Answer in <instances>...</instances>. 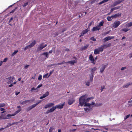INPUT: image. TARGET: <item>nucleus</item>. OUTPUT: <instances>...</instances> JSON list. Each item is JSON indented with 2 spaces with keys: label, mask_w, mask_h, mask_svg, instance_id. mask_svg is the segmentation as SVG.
<instances>
[{
  "label": "nucleus",
  "mask_w": 132,
  "mask_h": 132,
  "mask_svg": "<svg viewBox=\"0 0 132 132\" xmlns=\"http://www.w3.org/2000/svg\"><path fill=\"white\" fill-rule=\"evenodd\" d=\"M120 8V7H116L112 9L111 10V11L112 12L113 11L117 10Z\"/></svg>",
  "instance_id": "obj_27"
},
{
  "label": "nucleus",
  "mask_w": 132,
  "mask_h": 132,
  "mask_svg": "<svg viewBox=\"0 0 132 132\" xmlns=\"http://www.w3.org/2000/svg\"><path fill=\"white\" fill-rule=\"evenodd\" d=\"M14 79V77H11L8 78H7L6 79L8 81L7 83L8 84H10L12 83L13 81V80Z\"/></svg>",
  "instance_id": "obj_5"
},
{
  "label": "nucleus",
  "mask_w": 132,
  "mask_h": 132,
  "mask_svg": "<svg viewBox=\"0 0 132 132\" xmlns=\"http://www.w3.org/2000/svg\"><path fill=\"white\" fill-rule=\"evenodd\" d=\"M8 59L7 58H6L4 59L3 60V61H2V62H5L7 61Z\"/></svg>",
  "instance_id": "obj_42"
},
{
  "label": "nucleus",
  "mask_w": 132,
  "mask_h": 132,
  "mask_svg": "<svg viewBox=\"0 0 132 132\" xmlns=\"http://www.w3.org/2000/svg\"><path fill=\"white\" fill-rule=\"evenodd\" d=\"M101 105L102 104L101 103L97 104H96V105H95V106H99Z\"/></svg>",
  "instance_id": "obj_44"
},
{
  "label": "nucleus",
  "mask_w": 132,
  "mask_h": 132,
  "mask_svg": "<svg viewBox=\"0 0 132 132\" xmlns=\"http://www.w3.org/2000/svg\"><path fill=\"white\" fill-rule=\"evenodd\" d=\"M61 131V130L60 129H59L58 130V132H60Z\"/></svg>",
  "instance_id": "obj_64"
},
{
  "label": "nucleus",
  "mask_w": 132,
  "mask_h": 132,
  "mask_svg": "<svg viewBox=\"0 0 132 132\" xmlns=\"http://www.w3.org/2000/svg\"><path fill=\"white\" fill-rule=\"evenodd\" d=\"M120 24V22L119 21H115L113 23V27L114 28H117Z\"/></svg>",
  "instance_id": "obj_3"
},
{
  "label": "nucleus",
  "mask_w": 132,
  "mask_h": 132,
  "mask_svg": "<svg viewBox=\"0 0 132 132\" xmlns=\"http://www.w3.org/2000/svg\"><path fill=\"white\" fill-rule=\"evenodd\" d=\"M130 114H129V115H127L125 117L124 119L125 120L127 119L128 118L130 117Z\"/></svg>",
  "instance_id": "obj_40"
},
{
  "label": "nucleus",
  "mask_w": 132,
  "mask_h": 132,
  "mask_svg": "<svg viewBox=\"0 0 132 132\" xmlns=\"http://www.w3.org/2000/svg\"><path fill=\"white\" fill-rule=\"evenodd\" d=\"M20 93V92H16L15 93V95H17Z\"/></svg>",
  "instance_id": "obj_54"
},
{
  "label": "nucleus",
  "mask_w": 132,
  "mask_h": 132,
  "mask_svg": "<svg viewBox=\"0 0 132 132\" xmlns=\"http://www.w3.org/2000/svg\"><path fill=\"white\" fill-rule=\"evenodd\" d=\"M99 53L100 51L98 49H96L94 50V54H98Z\"/></svg>",
  "instance_id": "obj_21"
},
{
  "label": "nucleus",
  "mask_w": 132,
  "mask_h": 132,
  "mask_svg": "<svg viewBox=\"0 0 132 132\" xmlns=\"http://www.w3.org/2000/svg\"><path fill=\"white\" fill-rule=\"evenodd\" d=\"M88 47L87 46H85L84 47V49H85L87 47Z\"/></svg>",
  "instance_id": "obj_59"
},
{
  "label": "nucleus",
  "mask_w": 132,
  "mask_h": 132,
  "mask_svg": "<svg viewBox=\"0 0 132 132\" xmlns=\"http://www.w3.org/2000/svg\"><path fill=\"white\" fill-rule=\"evenodd\" d=\"M42 78V75H40L39 76L38 79L39 80H40Z\"/></svg>",
  "instance_id": "obj_39"
},
{
  "label": "nucleus",
  "mask_w": 132,
  "mask_h": 132,
  "mask_svg": "<svg viewBox=\"0 0 132 132\" xmlns=\"http://www.w3.org/2000/svg\"><path fill=\"white\" fill-rule=\"evenodd\" d=\"M28 3L27 2L24 3L23 6H26V5H28Z\"/></svg>",
  "instance_id": "obj_53"
},
{
  "label": "nucleus",
  "mask_w": 132,
  "mask_h": 132,
  "mask_svg": "<svg viewBox=\"0 0 132 132\" xmlns=\"http://www.w3.org/2000/svg\"><path fill=\"white\" fill-rule=\"evenodd\" d=\"M29 65H27L25 66L24 67V68L25 69H27L29 67Z\"/></svg>",
  "instance_id": "obj_52"
},
{
  "label": "nucleus",
  "mask_w": 132,
  "mask_h": 132,
  "mask_svg": "<svg viewBox=\"0 0 132 132\" xmlns=\"http://www.w3.org/2000/svg\"><path fill=\"white\" fill-rule=\"evenodd\" d=\"M111 18H113V17H111H111H110V16L108 17L107 18V19L108 21H111L112 20L111 19Z\"/></svg>",
  "instance_id": "obj_34"
},
{
  "label": "nucleus",
  "mask_w": 132,
  "mask_h": 132,
  "mask_svg": "<svg viewBox=\"0 0 132 132\" xmlns=\"http://www.w3.org/2000/svg\"><path fill=\"white\" fill-rule=\"evenodd\" d=\"M114 38V37L113 36H108L105 38L104 40L105 42H106L113 38Z\"/></svg>",
  "instance_id": "obj_12"
},
{
  "label": "nucleus",
  "mask_w": 132,
  "mask_h": 132,
  "mask_svg": "<svg viewBox=\"0 0 132 132\" xmlns=\"http://www.w3.org/2000/svg\"><path fill=\"white\" fill-rule=\"evenodd\" d=\"M103 23H104L103 21H101L99 23L98 25V26H99V27H100L101 26L103 25Z\"/></svg>",
  "instance_id": "obj_26"
},
{
  "label": "nucleus",
  "mask_w": 132,
  "mask_h": 132,
  "mask_svg": "<svg viewBox=\"0 0 132 132\" xmlns=\"http://www.w3.org/2000/svg\"><path fill=\"white\" fill-rule=\"evenodd\" d=\"M5 105L4 103H0V108L3 107L5 106Z\"/></svg>",
  "instance_id": "obj_31"
},
{
  "label": "nucleus",
  "mask_w": 132,
  "mask_h": 132,
  "mask_svg": "<svg viewBox=\"0 0 132 132\" xmlns=\"http://www.w3.org/2000/svg\"><path fill=\"white\" fill-rule=\"evenodd\" d=\"M132 26V22H130L126 25V26L127 27H129Z\"/></svg>",
  "instance_id": "obj_24"
},
{
  "label": "nucleus",
  "mask_w": 132,
  "mask_h": 132,
  "mask_svg": "<svg viewBox=\"0 0 132 132\" xmlns=\"http://www.w3.org/2000/svg\"><path fill=\"white\" fill-rule=\"evenodd\" d=\"M91 39L92 40H93V41H96V39H95V38H94V37H92V38H91Z\"/></svg>",
  "instance_id": "obj_46"
},
{
  "label": "nucleus",
  "mask_w": 132,
  "mask_h": 132,
  "mask_svg": "<svg viewBox=\"0 0 132 132\" xmlns=\"http://www.w3.org/2000/svg\"><path fill=\"white\" fill-rule=\"evenodd\" d=\"M0 110L1 111H4L5 110V109L3 108H1L0 109Z\"/></svg>",
  "instance_id": "obj_55"
},
{
  "label": "nucleus",
  "mask_w": 132,
  "mask_h": 132,
  "mask_svg": "<svg viewBox=\"0 0 132 132\" xmlns=\"http://www.w3.org/2000/svg\"><path fill=\"white\" fill-rule=\"evenodd\" d=\"M104 88L105 86H103L101 87V92H102L103 91V89Z\"/></svg>",
  "instance_id": "obj_43"
},
{
  "label": "nucleus",
  "mask_w": 132,
  "mask_h": 132,
  "mask_svg": "<svg viewBox=\"0 0 132 132\" xmlns=\"http://www.w3.org/2000/svg\"><path fill=\"white\" fill-rule=\"evenodd\" d=\"M106 67L105 65H103L100 69V72L102 73L104 71L105 68Z\"/></svg>",
  "instance_id": "obj_18"
},
{
  "label": "nucleus",
  "mask_w": 132,
  "mask_h": 132,
  "mask_svg": "<svg viewBox=\"0 0 132 132\" xmlns=\"http://www.w3.org/2000/svg\"><path fill=\"white\" fill-rule=\"evenodd\" d=\"M84 109L85 111H86L88 110V109L87 108H85Z\"/></svg>",
  "instance_id": "obj_51"
},
{
  "label": "nucleus",
  "mask_w": 132,
  "mask_h": 132,
  "mask_svg": "<svg viewBox=\"0 0 132 132\" xmlns=\"http://www.w3.org/2000/svg\"><path fill=\"white\" fill-rule=\"evenodd\" d=\"M12 20H13V18H11L10 20L9 21V22H10Z\"/></svg>",
  "instance_id": "obj_56"
},
{
  "label": "nucleus",
  "mask_w": 132,
  "mask_h": 132,
  "mask_svg": "<svg viewBox=\"0 0 132 132\" xmlns=\"http://www.w3.org/2000/svg\"><path fill=\"white\" fill-rule=\"evenodd\" d=\"M97 69V68L96 67H94L93 68L90 69L92 73H93Z\"/></svg>",
  "instance_id": "obj_22"
},
{
  "label": "nucleus",
  "mask_w": 132,
  "mask_h": 132,
  "mask_svg": "<svg viewBox=\"0 0 132 132\" xmlns=\"http://www.w3.org/2000/svg\"><path fill=\"white\" fill-rule=\"evenodd\" d=\"M129 30V29H126V28L123 29L122 30L124 31L125 32H127V31H128Z\"/></svg>",
  "instance_id": "obj_38"
},
{
  "label": "nucleus",
  "mask_w": 132,
  "mask_h": 132,
  "mask_svg": "<svg viewBox=\"0 0 132 132\" xmlns=\"http://www.w3.org/2000/svg\"><path fill=\"white\" fill-rule=\"evenodd\" d=\"M120 15H121L120 14H116L114 15L111 16V17H113V18H116Z\"/></svg>",
  "instance_id": "obj_23"
},
{
  "label": "nucleus",
  "mask_w": 132,
  "mask_h": 132,
  "mask_svg": "<svg viewBox=\"0 0 132 132\" xmlns=\"http://www.w3.org/2000/svg\"><path fill=\"white\" fill-rule=\"evenodd\" d=\"M128 104L129 106H132V101H130L128 102Z\"/></svg>",
  "instance_id": "obj_30"
},
{
  "label": "nucleus",
  "mask_w": 132,
  "mask_h": 132,
  "mask_svg": "<svg viewBox=\"0 0 132 132\" xmlns=\"http://www.w3.org/2000/svg\"><path fill=\"white\" fill-rule=\"evenodd\" d=\"M3 63V62L2 61H1L0 62V66H1L2 64V63Z\"/></svg>",
  "instance_id": "obj_61"
},
{
  "label": "nucleus",
  "mask_w": 132,
  "mask_h": 132,
  "mask_svg": "<svg viewBox=\"0 0 132 132\" xmlns=\"http://www.w3.org/2000/svg\"><path fill=\"white\" fill-rule=\"evenodd\" d=\"M95 103L93 102H92L91 104H90V105H93L95 104Z\"/></svg>",
  "instance_id": "obj_50"
},
{
  "label": "nucleus",
  "mask_w": 132,
  "mask_h": 132,
  "mask_svg": "<svg viewBox=\"0 0 132 132\" xmlns=\"http://www.w3.org/2000/svg\"><path fill=\"white\" fill-rule=\"evenodd\" d=\"M49 94V93L48 92H46L45 94H43V96L40 97V98L42 99L43 98L46 97L48 96Z\"/></svg>",
  "instance_id": "obj_10"
},
{
  "label": "nucleus",
  "mask_w": 132,
  "mask_h": 132,
  "mask_svg": "<svg viewBox=\"0 0 132 132\" xmlns=\"http://www.w3.org/2000/svg\"><path fill=\"white\" fill-rule=\"evenodd\" d=\"M37 89V88H35L34 87H32L31 89V92H32L34 90H36Z\"/></svg>",
  "instance_id": "obj_35"
},
{
  "label": "nucleus",
  "mask_w": 132,
  "mask_h": 132,
  "mask_svg": "<svg viewBox=\"0 0 132 132\" xmlns=\"http://www.w3.org/2000/svg\"><path fill=\"white\" fill-rule=\"evenodd\" d=\"M53 129V127H51L49 130V132H52Z\"/></svg>",
  "instance_id": "obj_37"
},
{
  "label": "nucleus",
  "mask_w": 132,
  "mask_h": 132,
  "mask_svg": "<svg viewBox=\"0 0 132 132\" xmlns=\"http://www.w3.org/2000/svg\"><path fill=\"white\" fill-rule=\"evenodd\" d=\"M43 85L42 84H40L37 87V88H40V87H41Z\"/></svg>",
  "instance_id": "obj_41"
},
{
  "label": "nucleus",
  "mask_w": 132,
  "mask_h": 132,
  "mask_svg": "<svg viewBox=\"0 0 132 132\" xmlns=\"http://www.w3.org/2000/svg\"><path fill=\"white\" fill-rule=\"evenodd\" d=\"M47 46V44L44 45L43 44H42L40 45L38 47V50L39 51L41 50L42 49L46 47Z\"/></svg>",
  "instance_id": "obj_6"
},
{
  "label": "nucleus",
  "mask_w": 132,
  "mask_h": 132,
  "mask_svg": "<svg viewBox=\"0 0 132 132\" xmlns=\"http://www.w3.org/2000/svg\"><path fill=\"white\" fill-rule=\"evenodd\" d=\"M93 97L88 98L86 95L81 96L79 100V106L80 105L81 106H89L90 104L88 103V102L90 100L93 99Z\"/></svg>",
  "instance_id": "obj_1"
},
{
  "label": "nucleus",
  "mask_w": 132,
  "mask_h": 132,
  "mask_svg": "<svg viewBox=\"0 0 132 132\" xmlns=\"http://www.w3.org/2000/svg\"><path fill=\"white\" fill-rule=\"evenodd\" d=\"M131 84H128V83L124 85L123 86V87H125V88H127L129 86V85Z\"/></svg>",
  "instance_id": "obj_28"
},
{
  "label": "nucleus",
  "mask_w": 132,
  "mask_h": 132,
  "mask_svg": "<svg viewBox=\"0 0 132 132\" xmlns=\"http://www.w3.org/2000/svg\"><path fill=\"white\" fill-rule=\"evenodd\" d=\"M103 47H102V46L101 47H100L98 49H99V50L100 52L102 51H103Z\"/></svg>",
  "instance_id": "obj_33"
},
{
  "label": "nucleus",
  "mask_w": 132,
  "mask_h": 132,
  "mask_svg": "<svg viewBox=\"0 0 132 132\" xmlns=\"http://www.w3.org/2000/svg\"><path fill=\"white\" fill-rule=\"evenodd\" d=\"M64 103H63L60 104L58 105H56L55 106L56 108H57L58 109H62L63 108L64 106Z\"/></svg>",
  "instance_id": "obj_8"
},
{
  "label": "nucleus",
  "mask_w": 132,
  "mask_h": 132,
  "mask_svg": "<svg viewBox=\"0 0 132 132\" xmlns=\"http://www.w3.org/2000/svg\"><path fill=\"white\" fill-rule=\"evenodd\" d=\"M66 63V62H64L63 61V62L62 63H58V64H57V65H61V64H64V63Z\"/></svg>",
  "instance_id": "obj_45"
},
{
  "label": "nucleus",
  "mask_w": 132,
  "mask_h": 132,
  "mask_svg": "<svg viewBox=\"0 0 132 132\" xmlns=\"http://www.w3.org/2000/svg\"><path fill=\"white\" fill-rule=\"evenodd\" d=\"M54 105V104L53 103H48V104L46 105L45 106V109H46L48 108H50L53 105Z\"/></svg>",
  "instance_id": "obj_11"
},
{
  "label": "nucleus",
  "mask_w": 132,
  "mask_h": 132,
  "mask_svg": "<svg viewBox=\"0 0 132 132\" xmlns=\"http://www.w3.org/2000/svg\"><path fill=\"white\" fill-rule=\"evenodd\" d=\"M48 73H47L43 76V77L44 78H48Z\"/></svg>",
  "instance_id": "obj_32"
},
{
  "label": "nucleus",
  "mask_w": 132,
  "mask_h": 132,
  "mask_svg": "<svg viewBox=\"0 0 132 132\" xmlns=\"http://www.w3.org/2000/svg\"><path fill=\"white\" fill-rule=\"evenodd\" d=\"M126 69V68L125 67H122L121 69V70H124Z\"/></svg>",
  "instance_id": "obj_48"
},
{
  "label": "nucleus",
  "mask_w": 132,
  "mask_h": 132,
  "mask_svg": "<svg viewBox=\"0 0 132 132\" xmlns=\"http://www.w3.org/2000/svg\"><path fill=\"white\" fill-rule=\"evenodd\" d=\"M30 48V47L29 45L24 47V50H26L27 49Z\"/></svg>",
  "instance_id": "obj_29"
},
{
  "label": "nucleus",
  "mask_w": 132,
  "mask_h": 132,
  "mask_svg": "<svg viewBox=\"0 0 132 132\" xmlns=\"http://www.w3.org/2000/svg\"><path fill=\"white\" fill-rule=\"evenodd\" d=\"M56 109V107L55 106H53L49 110H47L46 112V114H48L54 111Z\"/></svg>",
  "instance_id": "obj_4"
},
{
  "label": "nucleus",
  "mask_w": 132,
  "mask_h": 132,
  "mask_svg": "<svg viewBox=\"0 0 132 132\" xmlns=\"http://www.w3.org/2000/svg\"><path fill=\"white\" fill-rule=\"evenodd\" d=\"M41 101H39L36 104H34L32 106H30L28 108V109H29L28 110H30L32 109L33 108H34L35 106L38 104L40 103L41 102Z\"/></svg>",
  "instance_id": "obj_9"
},
{
  "label": "nucleus",
  "mask_w": 132,
  "mask_h": 132,
  "mask_svg": "<svg viewBox=\"0 0 132 132\" xmlns=\"http://www.w3.org/2000/svg\"><path fill=\"white\" fill-rule=\"evenodd\" d=\"M89 30L88 29H87L83 31L81 33V34L79 36L81 37L83 36L84 34L86 33Z\"/></svg>",
  "instance_id": "obj_15"
},
{
  "label": "nucleus",
  "mask_w": 132,
  "mask_h": 132,
  "mask_svg": "<svg viewBox=\"0 0 132 132\" xmlns=\"http://www.w3.org/2000/svg\"><path fill=\"white\" fill-rule=\"evenodd\" d=\"M42 54L44 55H45V57H48V53L47 52H46L44 53H43Z\"/></svg>",
  "instance_id": "obj_25"
},
{
  "label": "nucleus",
  "mask_w": 132,
  "mask_h": 132,
  "mask_svg": "<svg viewBox=\"0 0 132 132\" xmlns=\"http://www.w3.org/2000/svg\"><path fill=\"white\" fill-rule=\"evenodd\" d=\"M74 101L75 100L73 99H72L71 100H69L68 101V103L69 105H71L73 103Z\"/></svg>",
  "instance_id": "obj_20"
},
{
  "label": "nucleus",
  "mask_w": 132,
  "mask_h": 132,
  "mask_svg": "<svg viewBox=\"0 0 132 132\" xmlns=\"http://www.w3.org/2000/svg\"><path fill=\"white\" fill-rule=\"evenodd\" d=\"M36 44V42L35 40H34L30 44V45H29V46L30 47V48H31L34 46L35 44Z\"/></svg>",
  "instance_id": "obj_19"
},
{
  "label": "nucleus",
  "mask_w": 132,
  "mask_h": 132,
  "mask_svg": "<svg viewBox=\"0 0 132 132\" xmlns=\"http://www.w3.org/2000/svg\"><path fill=\"white\" fill-rule=\"evenodd\" d=\"M13 86V84H11V85H9V87H11Z\"/></svg>",
  "instance_id": "obj_58"
},
{
  "label": "nucleus",
  "mask_w": 132,
  "mask_h": 132,
  "mask_svg": "<svg viewBox=\"0 0 132 132\" xmlns=\"http://www.w3.org/2000/svg\"><path fill=\"white\" fill-rule=\"evenodd\" d=\"M18 80L19 81H20L21 80V78H18Z\"/></svg>",
  "instance_id": "obj_63"
},
{
  "label": "nucleus",
  "mask_w": 132,
  "mask_h": 132,
  "mask_svg": "<svg viewBox=\"0 0 132 132\" xmlns=\"http://www.w3.org/2000/svg\"><path fill=\"white\" fill-rule=\"evenodd\" d=\"M18 52V50H16L14 51V52L12 53V55H15V54H16Z\"/></svg>",
  "instance_id": "obj_36"
},
{
  "label": "nucleus",
  "mask_w": 132,
  "mask_h": 132,
  "mask_svg": "<svg viewBox=\"0 0 132 132\" xmlns=\"http://www.w3.org/2000/svg\"><path fill=\"white\" fill-rule=\"evenodd\" d=\"M77 62V61L76 59L75 60H74L73 61H69L68 62H67V63L70 64L71 65H73L76 62Z\"/></svg>",
  "instance_id": "obj_14"
},
{
  "label": "nucleus",
  "mask_w": 132,
  "mask_h": 132,
  "mask_svg": "<svg viewBox=\"0 0 132 132\" xmlns=\"http://www.w3.org/2000/svg\"><path fill=\"white\" fill-rule=\"evenodd\" d=\"M52 72H50V75L48 76V77H49L52 74Z\"/></svg>",
  "instance_id": "obj_57"
},
{
  "label": "nucleus",
  "mask_w": 132,
  "mask_h": 132,
  "mask_svg": "<svg viewBox=\"0 0 132 132\" xmlns=\"http://www.w3.org/2000/svg\"><path fill=\"white\" fill-rule=\"evenodd\" d=\"M101 28V27H100L98 26H96L95 27H93L92 29V31H95L98 30H99Z\"/></svg>",
  "instance_id": "obj_16"
},
{
  "label": "nucleus",
  "mask_w": 132,
  "mask_h": 132,
  "mask_svg": "<svg viewBox=\"0 0 132 132\" xmlns=\"http://www.w3.org/2000/svg\"><path fill=\"white\" fill-rule=\"evenodd\" d=\"M89 60L91 61L94 64H95V63L94 62V59L92 54H90L89 56Z\"/></svg>",
  "instance_id": "obj_7"
},
{
  "label": "nucleus",
  "mask_w": 132,
  "mask_h": 132,
  "mask_svg": "<svg viewBox=\"0 0 132 132\" xmlns=\"http://www.w3.org/2000/svg\"><path fill=\"white\" fill-rule=\"evenodd\" d=\"M86 85L87 86H89V82H88L86 83Z\"/></svg>",
  "instance_id": "obj_49"
},
{
  "label": "nucleus",
  "mask_w": 132,
  "mask_h": 132,
  "mask_svg": "<svg viewBox=\"0 0 132 132\" xmlns=\"http://www.w3.org/2000/svg\"><path fill=\"white\" fill-rule=\"evenodd\" d=\"M52 52V51L51 50L49 51V53H51Z\"/></svg>",
  "instance_id": "obj_60"
},
{
  "label": "nucleus",
  "mask_w": 132,
  "mask_h": 132,
  "mask_svg": "<svg viewBox=\"0 0 132 132\" xmlns=\"http://www.w3.org/2000/svg\"><path fill=\"white\" fill-rule=\"evenodd\" d=\"M92 23V22H90L89 24L88 27H90Z\"/></svg>",
  "instance_id": "obj_62"
},
{
  "label": "nucleus",
  "mask_w": 132,
  "mask_h": 132,
  "mask_svg": "<svg viewBox=\"0 0 132 132\" xmlns=\"http://www.w3.org/2000/svg\"><path fill=\"white\" fill-rule=\"evenodd\" d=\"M17 108H18V109H19L17 111H16L15 112V113L13 114H7V117H12V116H15V115H16L20 111H21V108H20V106H18L17 107Z\"/></svg>",
  "instance_id": "obj_2"
},
{
  "label": "nucleus",
  "mask_w": 132,
  "mask_h": 132,
  "mask_svg": "<svg viewBox=\"0 0 132 132\" xmlns=\"http://www.w3.org/2000/svg\"><path fill=\"white\" fill-rule=\"evenodd\" d=\"M111 45L110 43L106 44H104L102 45V47L104 48H106L110 46Z\"/></svg>",
  "instance_id": "obj_13"
},
{
  "label": "nucleus",
  "mask_w": 132,
  "mask_h": 132,
  "mask_svg": "<svg viewBox=\"0 0 132 132\" xmlns=\"http://www.w3.org/2000/svg\"><path fill=\"white\" fill-rule=\"evenodd\" d=\"M9 118V117H7V116L5 115H3L0 116V119H7Z\"/></svg>",
  "instance_id": "obj_17"
},
{
  "label": "nucleus",
  "mask_w": 132,
  "mask_h": 132,
  "mask_svg": "<svg viewBox=\"0 0 132 132\" xmlns=\"http://www.w3.org/2000/svg\"><path fill=\"white\" fill-rule=\"evenodd\" d=\"M104 3V1L103 0V1H102V2H100V3H98V4H100H100H103V3Z\"/></svg>",
  "instance_id": "obj_47"
}]
</instances>
